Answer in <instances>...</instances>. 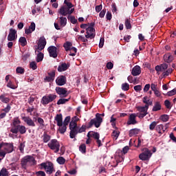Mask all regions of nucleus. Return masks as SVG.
Returning a JSON list of instances; mask_svg holds the SVG:
<instances>
[{"mask_svg":"<svg viewBox=\"0 0 176 176\" xmlns=\"http://www.w3.org/2000/svg\"><path fill=\"white\" fill-rule=\"evenodd\" d=\"M47 146L51 151H54V153L60 152V142L56 139L51 140L47 144Z\"/></svg>","mask_w":176,"mask_h":176,"instance_id":"4","label":"nucleus"},{"mask_svg":"<svg viewBox=\"0 0 176 176\" xmlns=\"http://www.w3.org/2000/svg\"><path fill=\"white\" fill-rule=\"evenodd\" d=\"M160 109H162V104H160V102H155L152 109L153 112H157V111H160Z\"/></svg>","mask_w":176,"mask_h":176,"instance_id":"28","label":"nucleus"},{"mask_svg":"<svg viewBox=\"0 0 176 176\" xmlns=\"http://www.w3.org/2000/svg\"><path fill=\"white\" fill-rule=\"evenodd\" d=\"M110 122H111V126H113V127H115V126H116V118H113V116L111 117Z\"/></svg>","mask_w":176,"mask_h":176,"instance_id":"60","label":"nucleus"},{"mask_svg":"<svg viewBox=\"0 0 176 176\" xmlns=\"http://www.w3.org/2000/svg\"><path fill=\"white\" fill-rule=\"evenodd\" d=\"M56 83L58 86H64L67 83V78L65 76H60L56 79Z\"/></svg>","mask_w":176,"mask_h":176,"instance_id":"16","label":"nucleus"},{"mask_svg":"<svg viewBox=\"0 0 176 176\" xmlns=\"http://www.w3.org/2000/svg\"><path fill=\"white\" fill-rule=\"evenodd\" d=\"M125 26L126 30H130V28H131V21L129 19H125Z\"/></svg>","mask_w":176,"mask_h":176,"instance_id":"41","label":"nucleus"},{"mask_svg":"<svg viewBox=\"0 0 176 176\" xmlns=\"http://www.w3.org/2000/svg\"><path fill=\"white\" fill-rule=\"evenodd\" d=\"M94 23H91L90 26H88V28H87V32L85 34V38H87V39H93L95 38L96 36V30L94 28Z\"/></svg>","mask_w":176,"mask_h":176,"instance_id":"7","label":"nucleus"},{"mask_svg":"<svg viewBox=\"0 0 176 176\" xmlns=\"http://www.w3.org/2000/svg\"><path fill=\"white\" fill-rule=\"evenodd\" d=\"M36 176H46V173L44 171L39 170L36 172Z\"/></svg>","mask_w":176,"mask_h":176,"instance_id":"64","label":"nucleus"},{"mask_svg":"<svg viewBox=\"0 0 176 176\" xmlns=\"http://www.w3.org/2000/svg\"><path fill=\"white\" fill-rule=\"evenodd\" d=\"M161 120H162V122H168V119H170V117L168 116V115H162L160 117Z\"/></svg>","mask_w":176,"mask_h":176,"instance_id":"51","label":"nucleus"},{"mask_svg":"<svg viewBox=\"0 0 176 176\" xmlns=\"http://www.w3.org/2000/svg\"><path fill=\"white\" fill-rule=\"evenodd\" d=\"M64 3L65 6H63L58 11V13L60 14V16H67V14L71 15L74 13L75 8H74V5L72 3L69 2V0H65Z\"/></svg>","mask_w":176,"mask_h":176,"instance_id":"1","label":"nucleus"},{"mask_svg":"<svg viewBox=\"0 0 176 176\" xmlns=\"http://www.w3.org/2000/svg\"><path fill=\"white\" fill-rule=\"evenodd\" d=\"M135 118H137L136 113H131L129 116V120L126 122V124H137V120H135Z\"/></svg>","mask_w":176,"mask_h":176,"instance_id":"18","label":"nucleus"},{"mask_svg":"<svg viewBox=\"0 0 176 176\" xmlns=\"http://www.w3.org/2000/svg\"><path fill=\"white\" fill-rule=\"evenodd\" d=\"M65 160L63 157H59L56 159V162L57 163H58V164L63 165L65 164Z\"/></svg>","mask_w":176,"mask_h":176,"instance_id":"40","label":"nucleus"},{"mask_svg":"<svg viewBox=\"0 0 176 176\" xmlns=\"http://www.w3.org/2000/svg\"><path fill=\"white\" fill-rule=\"evenodd\" d=\"M70 120H71L70 116L66 117L63 124H65V126H68V123H69Z\"/></svg>","mask_w":176,"mask_h":176,"instance_id":"61","label":"nucleus"},{"mask_svg":"<svg viewBox=\"0 0 176 176\" xmlns=\"http://www.w3.org/2000/svg\"><path fill=\"white\" fill-rule=\"evenodd\" d=\"M48 52L50 53V56L53 57V58H56L57 54V47L50 46L48 47Z\"/></svg>","mask_w":176,"mask_h":176,"instance_id":"17","label":"nucleus"},{"mask_svg":"<svg viewBox=\"0 0 176 176\" xmlns=\"http://www.w3.org/2000/svg\"><path fill=\"white\" fill-rule=\"evenodd\" d=\"M41 170H45L47 174H53L54 166L50 162H43L40 164Z\"/></svg>","mask_w":176,"mask_h":176,"instance_id":"3","label":"nucleus"},{"mask_svg":"<svg viewBox=\"0 0 176 176\" xmlns=\"http://www.w3.org/2000/svg\"><path fill=\"white\" fill-rule=\"evenodd\" d=\"M55 90L57 94L60 96V97H67L68 96V91H67L66 88L56 87Z\"/></svg>","mask_w":176,"mask_h":176,"instance_id":"15","label":"nucleus"},{"mask_svg":"<svg viewBox=\"0 0 176 176\" xmlns=\"http://www.w3.org/2000/svg\"><path fill=\"white\" fill-rule=\"evenodd\" d=\"M34 109H35V107L34 106H32V107H29L26 111L28 113H30V115H32V112H34Z\"/></svg>","mask_w":176,"mask_h":176,"instance_id":"58","label":"nucleus"},{"mask_svg":"<svg viewBox=\"0 0 176 176\" xmlns=\"http://www.w3.org/2000/svg\"><path fill=\"white\" fill-rule=\"evenodd\" d=\"M167 129H168V126L166 125L164 127L163 124H160L155 127V131H157V133H158V134H160V135H162V134H163V133H164V131H166Z\"/></svg>","mask_w":176,"mask_h":176,"instance_id":"19","label":"nucleus"},{"mask_svg":"<svg viewBox=\"0 0 176 176\" xmlns=\"http://www.w3.org/2000/svg\"><path fill=\"white\" fill-rule=\"evenodd\" d=\"M173 72V69H168L167 71L164 72V76H168L170 74Z\"/></svg>","mask_w":176,"mask_h":176,"instance_id":"63","label":"nucleus"},{"mask_svg":"<svg viewBox=\"0 0 176 176\" xmlns=\"http://www.w3.org/2000/svg\"><path fill=\"white\" fill-rule=\"evenodd\" d=\"M86 131V125H82L80 128L77 126V134L78 133H85Z\"/></svg>","mask_w":176,"mask_h":176,"instance_id":"47","label":"nucleus"},{"mask_svg":"<svg viewBox=\"0 0 176 176\" xmlns=\"http://www.w3.org/2000/svg\"><path fill=\"white\" fill-rule=\"evenodd\" d=\"M164 60L165 63H173V60H174V56H173L171 54L167 53L164 55Z\"/></svg>","mask_w":176,"mask_h":176,"instance_id":"24","label":"nucleus"},{"mask_svg":"<svg viewBox=\"0 0 176 176\" xmlns=\"http://www.w3.org/2000/svg\"><path fill=\"white\" fill-rule=\"evenodd\" d=\"M55 122H56L57 126L63 125V114H57L54 118Z\"/></svg>","mask_w":176,"mask_h":176,"instance_id":"25","label":"nucleus"},{"mask_svg":"<svg viewBox=\"0 0 176 176\" xmlns=\"http://www.w3.org/2000/svg\"><path fill=\"white\" fill-rule=\"evenodd\" d=\"M10 131L12 134H17L19 132L20 134H25L27 133V128L24 125H18L15 128H11Z\"/></svg>","mask_w":176,"mask_h":176,"instance_id":"11","label":"nucleus"},{"mask_svg":"<svg viewBox=\"0 0 176 176\" xmlns=\"http://www.w3.org/2000/svg\"><path fill=\"white\" fill-rule=\"evenodd\" d=\"M164 105L166 107V108H167V109H171L173 104H171V102H170V100H166L164 101Z\"/></svg>","mask_w":176,"mask_h":176,"instance_id":"43","label":"nucleus"},{"mask_svg":"<svg viewBox=\"0 0 176 176\" xmlns=\"http://www.w3.org/2000/svg\"><path fill=\"white\" fill-rule=\"evenodd\" d=\"M30 67L33 70H35V69H36L38 68V66L36 65V63L34 62V61L30 63Z\"/></svg>","mask_w":176,"mask_h":176,"instance_id":"55","label":"nucleus"},{"mask_svg":"<svg viewBox=\"0 0 176 176\" xmlns=\"http://www.w3.org/2000/svg\"><path fill=\"white\" fill-rule=\"evenodd\" d=\"M152 156V152L148 148H144L143 152L139 155V159L140 160H149Z\"/></svg>","mask_w":176,"mask_h":176,"instance_id":"9","label":"nucleus"},{"mask_svg":"<svg viewBox=\"0 0 176 176\" xmlns=\"http://www.w3.org/2000/svg\"><path fill=\"white\" fill-rule=\"evenodd\" d=\"M36 100L38 98L35 96H30L28 99V102L31 105V107H34L36 105Z\"/></svg>","mask_w":176,"mask_h":176,"instance_id":"23","label":"nucleus"},{"mask_svg":"<svg viewBox=\"0 0 176 176\" xmlns=\"http://www.w3.org/2000/svg\"><path fill=\"white\" fill-rule=\"evenodd\" d=\"M146 115H148V113H136V116H138V118H139V119H144Z\"/></svg>","mask_w":176,"mask_h":176,"instance_id":"53","label":"nucleus"},{"mask_svg":"<svg viewBox=\"0 0 176 176\" xmlns=\"http://www.w3.org/2000/svg\"><path fill=\"white\" fill-rule=\"evenodd\" d=\"M119 134H120V132H119V131H113L111 135H112L114 141H116V140H118V138H119Z\"/></svg>","mask_w":176,"mask_h":176,"instance_id":"37","label":"nucleus"},{"mask_svg":"<svg viewBox=\"0 0 176 176\" xmlns=\"http://www.w3.org/2000/svg\"><path fill=\"white\" fill-rule=\"evenodd\" d=\"M80 151L82 152V153H86V144H81L80 146Z\"/></svg>","mask_w":176,"mask_h":176,"instance_id":"56","label":"nucleus"},{"mask_svg":"<svg viewBox=\"0 0 176 176\" xmlns=\"http://www.w3.org/2000/svg\"><path fill=\"white\" fill-rule=\"evenodd\" d=\"M63 47H65V50L66 52L71 50V49L72 48V43L69 41H67L66 43H64Z\"/></svg>","mask_w":176,"mask_h":176,"instance_id":"32","label":"nucleus"},{"mask_svg":"<svg viewBox=\"0 0 176 176\" xmlns=\"http://www.w3.org/2000/svg\"><path fill=\"white\" fill-rule=\"evenodd\" d=\"M0 176H9L6 168H2L0 171Z\"/></svg>","mask_w":176,"mask_h":176,"instance_id":"52","label":"nucleus"},{"mask_svg":"<svg viewBox=\"0 0 176 176\" xmlns=\"http://www.w3.org/2000/svg\"><path fill=\"white\" fill-rule=\"evenodd\" d=\"M22 167L25 168L27 166H34L36 164V161H35V158L31 155H27L24 157L21 160Z\"/></svg>","mask_w":176,"mask_h":176,"instance_id":"2","label":"nucleus"},{"mask_svg":"<svg viewBox=\"0 0 176 176\" xmlns=\"http://www.w3.org/2000/svg\"><path fill=\"white\" fill-rule=\"evenodd\" d=\"M58 20L59 25H58V23H54V25L56 30H61V28H64V27L67 25V18L65 16H60L58 18Z\"/></svg>","mask_w":176,"mask_h":176,"instance_id":"10","label":"nucleus"},{"mask_svg":"<svg viewBox=\"0 0 176 176\" xmlns=\"http://www.w3.org/2000/svg\"><path fill=\"white\" fill-rule=\"evenodd\" d=\"M141 74V67L139 65H135L133 67L131 71V74L133 76H138V75H140Z\"/></svg>","mask_w":176,"mask_h":176,"instance_id":"21","label":"nucleus"},{"mask_svg":"<svg viewBox=\"0 0 176 176\" xmlns=\"http://www.w3.org/2000/svg\"><path fill=\"white\" fill-rule=\"evenodd\" d=\"M48 98L50 100V102H52V101H54V100H56V98H57V95L54 94H49Z\"/></svg>","mask_w":176,"mask_h":176,"instance_id":"48","label":"nucleus"},{"mask_svg":"<svg viewBox=\"0 0 176 176\" xmlns=\"http://www.w3.org/2000/svg\"><path fill=\"white\" fill-rule=\"evenodd\" d=\"M101 123H102V118H101V114L96 113V118L91 120L89 123V127H92L95 126L96 129H98L101 126Z\"/></svg>","mask_w":176,"mask_h":176,"instance_id":"6","label":"nucleus"},{"mask_svg":"<svg viewBox=\"0 0 176 176\" xmlns=\"http://www.w3.org/2000/svg\"><path fill=\"white\" fill-rule=\"evenodd\" d=\"M148 106H144V107H138L137 109L140 113H148Z\"/></svg>","mask_w":176,"mask_h":176,"instance_id":"31","label":"nucleus"},{"mask_svg":"<svg viewBox=\"0 0 176 176\" xmlns=\"http://www.w3.org/2000/svg\"><path fill=\"white\" fill-rule=\"evenodd\" d=\"M16 74H23L25 72L24 68L21 67H16Z\"/></svg>","mask_w":176,"mask_h":176,"instance_id":"54","label":"nucleus"},{"mask_svg":"<svg viewBox=\"0 0 176 176\" xmlns=\"http://www.w3.org/2000/svg\"><path fill=\"white\" fill-rule=\"evenodd\" d=\"M67 19L70 21L72 24H76V23H78V20L74 16H68Z\"/></svg>","mask_w":176,"mask_h":176,"instance_id":"50","label":"nucleus"},{"mask_svg":"<svg viewBox=\"0 0 176 176\" xmlns=\"http://www.w3.org/2000/svg\"><path fill=\"white\" fill-rule=\"evenodd\" d=\"M68 101H69V99H59L57 102V105H62L63 104H65V102H68Z\"/></svg>","mask_w":176,"mask_h":176,"instance_id":"44","label":"nucleus"},{"mask_svg":"<svg viewBox=\"0 0 176 176\" xmlns=\"http://www.w3.org/2000/svg\"><path fill=\"white\" fill-rule=\"evenodd\" d=\"M43 60V53L39 52L36 57L37 63H41Z\"/></svg>","mask_w":176,"mask_h":176,"instance_id":"45","label":"nucleus"},{"mask_svg":"<svg viewBox=\"0 0 176 176\" xmlns=\"http://www.w3.org/2000/svg\"><path fill=\"white\" fill-rule=\"evenodd\" d=\"M133 89L135 91H141L142 90V85H135Z\"/></svg>","mask_w":176,"mask_h":176,"instance_id":"62","label":"nucleus"},{"mask_svg":"<svg viewBox=\"0 0 176 176\" xmlns=\"http://www.w3.org/2000/svg\"><path fill=\"white\" fill-rule=\"evenodd\" d=\"M87 137H88V138H91V137H93L94 138V140H96V142H97L98 146H102L101 140H100V133H98L97 132L89 131L87 133Z\"/></svg>","mask_w":176,"mask_h":176,"instance_id":"12","label":"nucleus"},{"mask_svg":"<svg viewBox=\"0 0 176 176\" xmlns=\"http://www.w3.org/2000/svg\"><path fill=\"white\" fill-rule=\"evenodd\" d=\"M7 87H9L10 89H12L13 90H14L17 86L12 85V81H10L8 84H7Z\"/></svg>","mask_w":176,"mask_h":176,"instance_id":"59","label":"nucleus"},{"mask_svg":"<svg viewBox=\"0 0 176 176\" xmlns=\"http://www.w3.org/2000/svg\"><path fill=\"white\" fill-rule=\"evenodd\" d=\"M24 148H25V142L21 143L19 146V149L21 153H24Z\"/></svg>","mask_w":176,"mask_h":176,"instance_id":"46","label":"nucleus"},{"mask_svg":"<svg viewBox=\"0 0 176 176\" xmlns=\"http://www.w3.org/2000/svg\"><path fill=\"white\" fill-rule=\"evenodd\" d=\"M69 67V65H68L67 63H62L58 67V72H63L64 71H67Z\"/></svg>","mask_w":176,"mask_h":176,"instance_id":"26","label":"nucleus"},{"mask_svg":"<svg viewBox=\"0 0 176 176\" xmlns=\"http://www.w3.org/2000/svg\"><path fill=\"white\" fill-rule=\"evenodd\" d=\"M35 28H36L35 23L32 22L29 28L25 29V34H26L27 35H30V34H32V32L35 31Z\"/></svg>","mask_w":176,"mask_h":176,"instance_id":"20","label":"nucleus"},{"mask_svg":"<svg viewBox=\"0 0 176 176\" xmlns=\"http://www.w3.org/2000/svg\"><path fill=\"white\" fill-rule=\"evenodd\" d=\"M129 89H130V85H129V83L124 82L122 84V90L124 91H127Z\"/></svg>","mask_w":176,"mask_h":176,"instance_id":"39","label":"nucleus"},{"mask_svg":"<svg viewBox=\"0 0 176 176\" xmlns=\"http://www.w3.org/2000/svg\"><path fill=\"white\" fill-rule=\"evenodd\" d=\"M157 123H158L157 122L153 121L152 123L150 124V125H149V129H150L151 131H153V130H155V129L157 127Z\"/></svg>","mask_w":176,"mask_h":176,"instance_id":"38","label":"nucleus"},{"mask_svg":"<svg viewBox=\"0 0 176 176\" xmlns=\"http://www.w3.org/2000/svg\"><path fill=\"white\" fill-rule=\"evenodd\" d=\"M3 149L6 153H12L14 149L13 143H1L0 144V151Z\"/></svg>","mask_w":176,"mask_h":176,"instance_id":"8","label":"nucleus"},{"mask_svg":"<svg viewBox=\"0 0 176 176\" xmlns=\"http://www.w3.org/2000/svg\"><path fill=\"white\" fill-rule=\"evenodd\" d=\"M58 131L60 134H64L67 131V125L62 124V125L58 126Z\"/></svg>","mask_w":176,"mask_h":176,"instance_id":"34","label":"nucleus"},{"mask_svg":"<svg viewBox=\"0 0 176 176\" xmlns=\"http://www.w3.org/2000/svg\"><path fill=\"white\" fill-rule=\"evenodd\" d=\"M50 102V100L49 99L48 96H45L41 99V104L43 105H47Z\"/></svg>","mask_w":176,"mask_h":176,"instance_id":"33","label":"nucleus"},{"mask_svg":"<svg viewBox=\"0 0 176 176\" xmlns=\"http://www.w3.org/2000/svg\"><path fill=\"white\" fill-rule=\"evenodd\" d=\"M140 131H141V129H132L129 131V137H134V135H137V134H140Z\"/></svg>","mask_w":176,"mask_h":176,"instance_id":"27","label":"nucleus"},{"mask_svg":"<svg viewBox=\"0 0 176 176\" xmlns=\"http://www.w3.org/2000/svg\"><path fill=\"white\" fill-rule=\"evenodd\" d=\"M46 38H45V36L40 37L38 41V47L37 49L39 50V52H42L43 49H45V46H46Z\"/></svg>","mask_w":176,"mask_h":176,"instance_id":"14","label":"nucleus"},{"mask_svg":"<svg viewBox=\"0 0 176 176\" xmlns=\"http://www.w3.org/2000/svg\"><path fill=\"white\" fill-rule=\"evenodd\" d=\"M23 122L28 124V126H30L32 127H35V122H34V120L31 119L30 117H23Z\"/></svg>","mask_w":176,"mask_h":176,"instance_id":"22","label":"nucleus"},{"mask_svg":"<svg viewBox=\"0 0 176 176\" xmlns=\"http://www.w3.org/2000/svg\"><path fill=\"white\" fill-rule=\"evenodd\" d=\"M20 123H21V121H20V119H19V118H14L12 121V129H16L17 126H20Z\"/></svg>","mask_w":176,"mask_h":176,"instance_id":"30","label":"nucleus"},{"mask_svg":"<svg viewBox=\"0 0 176 176\" xmlns=\"http://www.w3.org/2000/svg\"><path fill=\"white\" fill-rule=\"evenodd\" d=\"M176 94V88H174L171 91L167 92L166 96L168 97H172V96H175Z\"/></svg>","mask_w":176,"mask_h":176,"instance_id":"49","label":"nucleus"},{"mask_svg":"<svg viewBox=\"0 0 176 176\" xmlns=\"http://www.w3.org/2000/svg\"><path fill=\"white\" fill-rule=\"evenodd\" d=\"M17 39V31L13 28L10 29V32L8 36V41L12 42Z\"/></svg>","mask_w":176,"mask_h":176,"instance_id":"13","label":"nucleus"},{"mask_svg":"<svg viewBox=\"0 0 176 176\" xmlns=\"http://www.w3.org/2000/svg\"><path fill=\"white\" fill-rule=\"evenodd\" d=\"M0 100L4 103L8 104L9 101H10V99L9 98H6L5 95H1L0 96Z\"/></svg>","mask_w":176,"mask_h":176,"instance_id":"36","label":"nucleus"},{"mask_svg":"<svg viewBox=\"0 0 176 176\" xmlns=\"http://www.w3.org/2000/svg\"><path fill=\"white\" fill-rule=\"evenodd\" d=\"M37 122H38V123L40 124V126L41 127H43V126H45V121L42 119V118H38Z\"/></svg>","mask_w":176,"mask_h":176,"instance_id":"57","label":"nucleus"},{"mask_svg":"<svg viewBox=\"0 0 176 176\" xmlns=\"http://www.w3.org/2000/svg\"><path fill=\"white\" fill-rule=\"evenodd\" d=\"M143 102L145 104V107H147V108H149V105H152L153 104V102L148 98V96H144L143 98Z\"/></svg>","mask_w":176,"mask_h":176,"instance_id":"29","label":"nucleus"},{"mask_svg":"<svg viewBox=\"0 0 176 176\" xmlns=\"http://www.w3.org/2000/svg\"><path fill=\"white\" fill-rule=\"evenodd\" d=\"M50 138H51V136L47 135L46 133H45L43 135V142H45V144L49 142L50 141Z\"/></svg>","mask_w":176,"mask_h":176,"instance_id":"35","label":"nucleus"},{"mask_svg":"<svg viewBox=\"0 0 176 176\" xmlns=\"http://www.w3.org/2000/svg\"><path fill=\"white\" fill-rule=\"evenodd\" d=\"M69 137L73 139L76 137L78 135V124H76V121L72 120L69 123Z\"/></svg>","mask_w":176,"mask_h":176,"instance_id":"5","label":"nucleus"},{"mask_svg":"<svg viewBox=\"0 0 176 176\" xmlns=\"http://www.w3.org/2000/svg\"><path fill=\"white\" fill-rule=\"evenodd\" d=\"M19 43L23 47L27 45V38L25 37H21L19 38Z\"/></svg>","mask_w":176,"mask_h":176,"instance_id":"42","label":"nucleus"}]
</instances>
